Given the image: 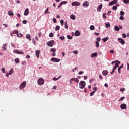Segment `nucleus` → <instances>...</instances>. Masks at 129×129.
I'll return each mask as SVG.
<instances>
[{"instance_id": "obj_46", "label": "nucleus", "mask_w": 129, "mask_h": 129, "mask_svg": "<svg viewBox=\"0 0 129 129\" xmlns=\"http://www.w3.org/2000/svg\"><path fill=\"white\" fill-rule=\"evenodd\" d=\"M95 81V79H91L89 80V82L90 83H92L93 82H94Z\"/></svg>"}, {"instance_id": "obj_2", "label": "nucleus", "mask_w": 129, "mask_h": 129, "mask_svg": "<svg viewBox=\"0 0 129 129\" xmlns=\"http://www.w3.org/2000/svg\"><path fill=\"white\" fill-rule=\"evenodd\" d=\"M85 85H86V83H85V82L84 81H80V83H79V88L80 89H84V87H85Z\"/></svg>"}, {"instance_id": "obj_18", "label": "nucleus", "mask_w": 129, "mask_h": 129, "mask_svg": "<svg viewBox=\"0 0 129 129\" xmlns=\"http://www.w3.org/2000/svg\"><path fill=\"white\" fill-rule=\"evenodd\" d=\"M8 15L10 16H13L14 13L11 10H10V11H8Z\"/></svg>"}, {"instance_id": "obj_9", "label": "nucleus", "mask_w": 129, "mask_h": 129, "mask_svg": "<svg viewBox=\"0 0 129 129\" xmlns=\"http://www.w3.org/2000/svg\"><path fill=\"white\" fill-rule=\"evenodd\" d=\"M41 52L39 50H37L35 52V54L36 56L37 57V58H40V54Z\"/></svg>"}, {"instance_id": "obj_58", "label": "nucleus", "mask_w": 129, "mask_h": 129, "mask_svg": "<svg viewBox=\"0 0 129 129\" xmlns=\"http://www.w3.org/2000/svg\"><path fill=\"white\" fill-rule=\"evenodd\" d=\"M99 78L101 80H103V77L102 75H99Z\"/></svg>"}, {"instance_id": "obj_21", "label": "nucleus", "mask_w": 129, "mask_h": 129, "mask_svg": "<svg viewBox=\"0 0 129 129\" xmlns=\"http://www.w3.org/2000/svg\"><path fill=\"white\" fill-rule=\"evenodd\" d=\"M90 29L91 31H93L95 29V27L94 25H91L90 26Z\"/></svg>"}, {"instance_id": "obj_7", "label": "nucleus", "mask_w": 129, "mask_h": 129, "mask_svg": "<svg viewBox=\"0 0 129 129\" xmlns=\"http://www.w3.org/2000/svg\"><path fill=\"white\" fill-rule=\"evenodd\" d=\"M102 7H103V5L100 4V5H99L97 9V12H100L101 11Z\"/></svg>"}, {"instance_id": "obj_3", "label": "nucleus", "mask_w": 129, "mask_h": 129, "mask_svg": "<svg viewBox=\"0 0 129 129\" xmlns=\"http://www.w3.org/2000/svg\"><path fill=\"white\" fill-rule=\"evenodd\" d=\"M26 85V82L25 81H23V83L19 86L20 90H22L24 89Z\"/></svg>"}, {"instance_id": "obj_53", "label": "nucleus", "mask_w": 129, "mask_h": 129, "mask_svg": "<svg viewBox=\"0 0 129 129\" xmlns=\"http://www.w3.org/2000/svg\"><path fill=\"white\" fill-rule=\"evenodd\" d=\"M121 69L120 67L118 68V73L119 74H121Z\"/></svg>"}, {"instance_id": "obj_8", "label": "nucleus", "mask_w": 129, "mask_h": 129, "mask_svg": "<svg viewBox=\"0 0 129 129\" xmlns=\"http://www.w3.org/2000/svg\"><path fill=\"white\" fill-rule=\"evenodd\" d=\"M51 61H55V62H59L60 61V60L59 59L56 58H52L51 59Z\"/></svg>"}, {"instance_id": "obj_5", "label": "nucleus", "mask_w": 129, "mask_h": 129, "mask_svg": "<svg viewBox=\"0 0 129 129\" xmlns=\"http://www.w3.org/2000/svg\"><path fill=\"white\" fill-rule=\"evenodd\" d=\"M7 46H8V44L7 43L3 44L2 47V50L4 51L7 50Z\"/></svg>"}, {"instance_id": "obj_17", "label": "nucleus", "mask_w": 129, "mask_h": 129, "mask_svg": "<svg viewBox=\"0 0 129 129\" xmlns=\"http://www.w3.org/2000/svg\"><path fill=\"white\" fill-rule=\"evenodd\" d=\"M70 18L73 20H75L76 17H75V15L74 14H72V15H70Z\"/></svg>"}, {"instance_id": "obj_19", "label": "nucleus", "mask_w": 129, "mask_h": 129, "mask_svg": "<svg viewBox=\"0 0 129 129\" xmlns=\"http://www.w3.org/2000/svg\"><path fill=\"white\" fill-rule=\"evenodd\" d=\"M109 40V37H105L102 39V41H103L104 42H107Z\"/></svg>"}, {"instance_id": "obj_44", "label": "nucleus", "mask_w": 129, "mask_h": 129, "mask_svg": "<svg viewBox=\"0 0 129 129\" xmlns=\"http://www.w3.org/2000/svg\"><path fill=\"white\" fill-rule=\"evenodd\" d=\"M67 38H68V39H69V40H72V36H71L70 35H68V36H67Z\"/></svg>"}, {"instance_id": "obj_52", "label": "nucleus", "mask_w": 129, "mask_h": 129, "mask_svg": "<svg viewBox=\"0 0 129 129\" xmlns=\"http://www.w3.org/2000/svg\"><path fill=\"white\" fill-rule=\"evenodd\" d=\"M22 23H23L24 24H26L27 23V21H26V20H23Z\"/></svg>"}, {"instance_id": "obj_37", "label": "nucleus", "mask_w": 129, "mask_h": 129, "mask_svg": "<svg viewBox=\"0 0 129 129\" xmlns=\"http://www.w3.org/2000/svg\"><path fill=\"white\" fill-rule=\"evenodd\" d=\"M106 15V13H103V18L104 19H106L107 18Z\"/></svg>"}, {"instance_id": "obj_56", "label": "nucleus", "mask_w": 129, "mask_h": 129, "mask_svg": "<svg viewBox=\"0 0 129 129\" xmlns=\"http://www.w3.org/2000/svg\"><path fill=\"white\" fill-rule=\"evenodd\" d=\"M73 53L75 54H77L78 53V52L77 51H73Z\"/></svg>"}, {"instance_id": "obj_43", "label": "nucleus", "mask_w": 129, "mask_h": 129, "mask_svg": "<svg viewBox=\"0 0 129 129\" xmlns=\"http://www.w3.org/2000/svg\"><path fill=\"white\" fill-rule=\"evenodd\" d=\"M125 14V12L124 11H121L120 12V15L121 16H123Z\"/></svg>"}, {"instance_id": "obj_30", "label": "nucleus", "mask_w": 129, "mask_h": 129, "mask_svg": "<svg viewBox=\"0 0 129 129\" xmlns=\"http://www.w3.org/2000/svg\"><path fill=\"white\" fill-rule=\"evenodd\" d=\"M115 30L116 31H119V28L117 26H115Z\"/></svg>"}, {"instance_id": "obj_31", "label": "nucleus", "mask_w": 129, "mask_h": 129, "mask_svg": "<svg viewBox=\"0 0 129 129\" xmlns=\"http://www.w3.org/2000/svg\"><path fill=\"white\" fill-rule=\"evenodd\" d=\"M106 28H109L110 27V24L109 23L105 24Z\"/></svg>"}, {"instance_id": "obj_10", "label": "nucleus", "mask_w": 129, "mask_h": 129, "mask_svg": "<svg viewBox=\"0 0 129 129\" xmlns=\"http://www.w3.org/2000/svg\"><path fill=\"white\" fill-rule=\"evenodd\" d=\"M83 6L86 7V8L88 7L89 6V2H85L83 4Z\"/></svg>"}, {"instance_id": "obj_34", "label": "nucleus", "mask_w": 129, "mask_h": 129, "mask_svg": "<svg viewBox=\"0 0 129 129\" xmlns=\"http://www.w3.org/2000/svg\"><path fill=\"white\" fill-rule=\"evenodd\" d=\"M13 73V70L12 69H11L9 71V73H8V74H9L10 75H11Z\"/></svg>"}, {"instance_id": "obj_22", "label": "nucleus", "mask_w": 129, "mask_h": 129, "mask_svg": "<svg viewBox=\"0 0 129 129\" xmlns=\"http://www.w3.org/2000/svg\"><path fill=\"white\" fill-rule=\"evenodd\" d=\"M26 38L29 39V41H32V39L30 38V34H27L26 36Z\"/></svg>"}, {"instance_id": "obj_54", "label": "nucleus", "mask_w": 129, "mask_h": 129, "mask_svg": "<svg viewBox=\"0 0 129 129\" xmlns=\"http://www.w3.org/2000/svg\"><path fill=\"white\" fill-rule=\"evenodd\" d=\"M84 73V72L83 71H79V73H78V74L79 75H82Z\"/></svg>"}, {"instance_id": "obj_33", "label": "nucleus", "mask_w": 129, "mask_h": 129, "mask_svg": "<svg viewBox=\"0 0 129 129\" xmlns=\"http://www.w3.org/2000/svg\"><path fill=\"white\" fill-rule=\"evenodd\" d=\"M49 36L50 38H53V37H54V34L53 33H50L49 35Z\"/></svg>"}, {"instance_id": "obj_25", "label": "nucleus", "mask_w": 129, "mask_h": 129, "mask_svg": "<svg viewBox=\"0 0 129 129\" xmlns=\"http://www.w3.org/2000/svg\"><path fill=\"white\" fill-rule=\"evenodd\" d=\"M59 29H60V26L57 25L55 27V31H57L59 30Z\"/></svg>"}, {"instance_id": "obj_16", "label": "nucleus", "mask_w": 129, "mask_h": 129, "mask_svg": "<svg viewBox=\"0 0 129 129\" xmlns=\"http://www.w3.org/2000/svg\"><path fill=\"white\" fill-rule=\"evenodd\" d=\"M29 14V9H26L25 11L24 12V15L25 16H27Z\"/></svg>"}, {"instance_id": "obj_62", "label": "nucleus", "mask_w": 129, "mask_h": 129, "mask_svg": "<svg viewBox=\"0 0 129 129\" xmlns=\"http://www.w3.org/2000/svg\"><path fill=\"white\" fill-rule=\"evenodd\" d=\"M52 56H56V52H53V53L52 54Z\"/></svg>"}, {"instance_id": "obj_23", "label": "nucleus", "mask_w": 129, "mask_h": 129, "mask_svg": "<svg viewBox=\"0 0 129 129\" xmlns=\"http://www.w3.org/2000/svg\"><path fill=\"white\" fill-rule=\"evenodd\" d=\"M75 36H79L80 35V32L78 31H76L75 33Z\"/></svg>"}, {"instance_id": "obj_55", "label": "nucleus", "mask_w": 129, "mask_h": 129, "mask_svg": "<svg viewBox=\"0 0 129 129\" xmlns=\"http://www.w3.org/2000/svg\"><path fill=\"white\" fill-rule=\"evenodd\" d=\"M125 88H121L120 89V91H121L122 92H123V91H125Z\"/></svg>"}, {"instance_id": "obj_27", "label": "nucleus", "mask_w": 129, "mask_h": 129, "mask_svg": "<svg viewBox=\"0 0 129 129\" xmlns=\"http://www.w3.org/2000/svg\"><path fill=\"white\" fill-rule=\"evenodd\" d=\"M95 44H96V47L97 48H99V45H100L99 42L98 41H96L95 42Z\"/></svg>"}, {"instance_id": "obj_63", "label": "nucleus", "mask_w": 129, "mask_h": 129, "mask_svg": "<svg viewBox=\"0 0 129 129\" xmlns=\"http://www.w3.org/2000/svg\"><path fill=\"white\" fill-rule=\"evenodd\" d=\"M87 78H88L87 76H84V80H87Z\"/></svg>"}, {"instance_id": "obj_47", "label": "nucleus", "mask_w": 129, "mask_h": 129, "mask_svg": "<svg viewBox=\"0 0 129 129\" xmlns=\"http://www.w3.org/2000/svg\"><path fill=\"white\" fill-rule=\"evenodd\" d=\"M114 10H117V6H113V8H112Z\"/></svg>"}, {"instance_id": "obj_13", "label": "nucleus", "mask_w": 129, "mask_h": 129, "mask_svg": "<svg viewBox=\"0 0 129 129\" xmlns=\"http://www.w3.org/2000/svg\"><path fill=\"white\" fill-rule=\"evenodd\" d=\"M120 107L122 109H126V105L125 104H122L120 106Z\"/></svg>"}, {"instance_id": "obj_38", "label": "nucleus", "mask_w": 129, "mask_h": 129, "mask_svg": "<svg viewBox=\"0 0 129 129\" xmlns=\"http://www.w3.org/2000/svg\"><path fill=\"white\" fill-rule=\"evenodd\" d=\"M22 34H21V33H20V34H17V37H18V38H21V37H22Z\"/></svg>"}, {"instance_id": "obj_24", "label": "nucleus", "mask_w": 129, "mask_h": 129, "mask_svg": "<svg viewBox=\"0 0 129 129\" xmlns=\"http://www.w3.org/2000/svg\"><path fill=\"white\" fill-rule=\"evenodd\" d=\"M98 54L97 53H94L91 54V57H96Z\"/></svg>"}, {"instance_id": "obj_64", "label": "nucleus", "mask_w": 129, "mask_h": 129, "mask_svg": "<svg viewBox=\"0 0 129 129\" xmlns=\"http://www.w3.org/2000/svg\"><path fill=\"white\" fill-rule=\"evenodd\" d=\"M127 70L129 71V63L127 62Z\"/></svg>"}, {"instance_id": "obj_40", "label": "nucleus", "mask_w": 129, "mask_h": 129, "mask_svg": "<svg viewBox=\"0 0 129 129\" xmlns=\"http://www.w3.org/2000/svg\"><path fill=\"white\" fill-rule=\"evenodd\" d=\"M96 40L97 41V42H100L101 41V38L100 37H97L96 38Z\"/></svg>"}, {"instance_id": "obj_50", "label": "nucleus", "mask_w": 129, "mask_h": 129, "mask_svg": "<svg viewBox=\"0 0 129 129\" xmlns=\"http://www.w3.org/2000/svg\"><path fill=\"white\" fill-rule=\"evenodd\" d=\"M119 19H120V20H123L124 18L123 16H121L120 17Z\"/></svg>"}, {"instance_id": "obj_20", "label": "nucleus", "mask_w": 129, "mask_h": 129, "mask_svg": "<svg viewBox=\"0 0 129 129\" xmlns=\"http://www.w3.org/2000/svg\"><path fill=\"white\" fill-rule=\"evenodd\" d=\"M48 13L50 14V12L49 11V8H47L44 11V14H47Z\"/></svg>"}, {"instance_id": "obj_51", "label": "nucleus", "mask_w": 129, "mask_h": 129, "mask_svg": "<svg viewBox=\"0 0 129 129\" xmlns=\"http://www.w3.org/2000/svg\"><path fill=\"white\" fill-rule=\"evenodd\" d=\"M59 39H60L61 40H64L65 37L64 36H60L59 37Z\"/></svg>"}, {"instance_id": "obj_61", "label": "nucleus", "mask_w": 129, "mask_h": 129, "mask_svg": "<svg viewBox=\"0 0 129 129\" xmlns=\"http://www.w3.org/2000/svg\"><path fill=\"white\" fill-rule=\"evenodd\" d=\"M122 36L124 38H126V34H122Z\"/></svg>"}, {"instance_id": "obj_45", "label": "nucleus", "mask_w": 129, "mask_h": 129, "mask_svg": "<svg viewBox=\"0 0 129 129\" xmlns=\"http://www.w3.org/2000/svg\"><path fill=\"white\" fill-rule=\"evenodd\" d=\"M60 24H61V25H63L64 24V20L61 19L60 20Z\"/></svg>"}, {"instance_id": "obj_39", "label": "nucleus", "mask_w": 129, "mask_h": 129, "mask_svg": "<svg viewBox=\"0 0 129 129\" xmlns=\"http://www.w3.org/2000/svg\"><path fill=\"white\" fill-rule=\"evenodd\" d=\"M18 30H15L14 32H13V34H18Z\"/></svg>"}, {"instance_id": "obj_57", "label": "nucleus", "mask_w": 129, "mask_h": 129, "mask_svg": "<svg viewBox=\"0 0 129 129\" xmlns=\"http://www.w3.org/2000/svg\"><path fill=\"white\" fill-rule=\"evenodd\" d=\"M116 62H117V60H116V61H115L112 62H111V64H112V65H113L114 63H116Z\"/></svg>"}, {"instance_id": "obj_12", "label": "nucleus", "mask_w": 129, "mask_h": 129, "mask_svg": "<svg viewBox=\"0 0 129 129\" xmlns=\"http://www.w3.org/2000/svg\"><path fill=\"white\" fill-rule=\"evenodd\" d=\"M102 74L104 76H107L108 74V71L107 70H103L102 71Z\"/></svg>"}, {"instance_id": "obj_29", "label": "nucleus", "mask_w": 129, "mask_h": 129, "mask_svg": "<svg viewBox=\"0 0 129 129\" xmlns=\"http://www.w3.org/2000/svg\"><path fill=\"white\" fill-rule=\"evenodd\" d=\"M96 91H93L92 92H91L90 94V96H93V95H94V94L95 93Z\"/></svg>"}, {"instance_id": "obj_59", "label": "nucleus", "mask_w": 129, "mask_h": 129, "mask_svg": "<svg viewBox=\"0 0 129 129\" xmlns=\"http://www.w3.org/2000/svg\"><path fill=\"white\" fill-rule=\"evenodd\" d=\"M116 70V67H114V68H113V72H115V71Z\"/></svg>"}, {"instance_id": "obj_4", "label": "nucleus", "mask_w": 129, "mask_h": 129, "mask_svg": "<svg viewBox=\"0 0 129 129\" xmlns=\"http://www.w3.org/2000/svg\"><path fill=\"white\" fill-rule=\"evenodd\" d=\"M54 43H55L54 41L52 40L49 42H47V45L49 47H52L53 44H54Z\"/></svg>"}, {"instance_id": "obj_11", "label": "nucleus", "mask_w": 129, "mask_h": 129, "mask_svg": "<svg viewBox=\"0 0 129 129\" xmlns=\"http://www.w3.org/2000/svg\"><path fill=\"white\" fill-rule=\"evenodd\" d=\"M118 41H119V42L122 45H124L125 44V41L121 38H118Z\"/></svg>"}, {"instance_id": "obj_41", "label": "nucleus", "mask_w": 129, "mask_h": 129, "mask_svg": "<svg viewBox=\"0 0 129 129\" xmlns=\"http://www.w3.org/2000/svg\"><path fill=\"white\" fill-rule=\"evenodd\" d=\"M52 20H53V22L54 23H56V18H53L52 19Z\"/></svg>"}, {"instance_id": "obj_48", "label": "nucleus", "mask_w": 129, "mask_h": 129, "mask_svg": "<svg viewBox=\"0 0 129 129\" xmlns=\"http://www.w3.org/2000/svg\"><path fill=\"white\" fill-rule=\"evenodd\" d=\"M124 99H125V97H121V98L119 99V101H122Z\"/></svg>"}, {"instance_id": "obj_35", "label": "nucleus", "mask_w": 129, "mask_h": 129, "mask_svg": "<svg viewBox=\"0 0 129 129\" xmlns=\"http://www.w3.org/2000/svg\"><path fill=\"white\" fill-rule=\"evenodd\" d=\"M67 3V1H62L61 2V3H60V5H63L64 4H66Z\"/></svg>"}, {"instance_id": "obj_15", "label": "nucleus", "mask_w": 129, "mask_h": 129, "mask_svg": "<svg viewBox=\"0 0 129 129\" xmlns=\"http://www.w3.org/2000/svg\"><path fill=\"white\" fill-rule=\"evenodd\" d=\"M15 53H17V54H24V52H19L18 50H15L14 51Z\"/></svg>"}, {"instance_id": "obj_6", "label": "nucleus", "mask_w": 129, "mask_h": 129, "mask_svg": "<svg viewBox=\"0 0 129 129\" xmlns=\"http://www.w3.org/2000/svg\"><path fill=\"white\" fill-rule=\"evenodd\" d=\"M80 5V4L78 2H74L72 3L73 6H79Z\"/></svg>"}, {"instance_id": "obj_32", "label": "nucleus", "mask_w": 129, "mask_h": 129, "mask_svg": "<svg viewBox=\"0 0 129 129\" xmlns=\"http://www.w3.org/2000/svg\"><path fill=\"white\" fill-rule=\"evenodd\" d=\"M114 4H115V3H114L113 1H112V2H110V3L108 4V5H109V6H111V5H114Z\"/></svg>"}, {"instance_id": "obj_36", "label": "nucleus", "mask_w": 129, "mask_h": 129, "mask_svg": "<svg viewBox=\"0 0 129 129\" xmlns=\"http://www.w3.org/2000/svg\"><path fill=\"white\" fill-rule=\"evenodd\" d=\"M15 62L16 63H19V59L18 58H16L15 60Z\"/></svg>"}, {"instance_id": "obj_49", "label": "nucleus", "mask_w": 129, "mask_h": 129, "mask_svg": "<svg viewBox=\"0 0 129 129\" xmlns=\"http://www.w3.org/2000/svg\"><path fill=\"white\" fill-rule=\"evenodd\" d=\"M124 2L125 4H128L129 3V0H124Z\"/></svg>"}, {"instance_id": "obj_1", "label": "nucleus", "mask_w": 129, "mask_h": 129, "mask_svg": "<svg viewBox=\"0 0 129 129\" xmlns=\"http://www.w3.org/2000/svg\"><path fill=\"white\" fill-rule=\"evenodd\" d=\"M45 80L43 78H40L38 79L37 83L39 86H42L44 84Z\"/></svg>"}, {"instance_id": "obj_42", "label": "nucleus", "mask_w": 129, "mask_h": 129, "mask_svg": "<svg viewBox=\"0 0 129 129\" xmlns=\"http://www.w3.org/2000/svg\"><path fill=\"white\" fill-rule=\"evenodd\" d=\"M93 90H94V91H95V92H96V91L97 90V88L96 87H94L93 88Z\"/></svg>"}, {"instance_id": "obj_60", "label": "nucleus", "mask_w": 129, "mask_h": 129, "mask_svg": "<svg viewBox=\"0 0 129 129\" xmlns=\"http://www.w3.org/2000/svg\"><path fill=\"white\" fill-rule=\"evenodd\" d=\"M5 69H4V68H2V71L3 73H5Z\"/></svg>"}, {"instance_id": "obj_14", "label": "nucleus", "mask_w": 129, "mask_h": 129, "mask_svg": "<svg viewBox=\"0 0 129 129\" xmlns=\"http://www.w3.org/2000/svg\"><path fill=\"white\" fill-rule=\"evenodd\" d=\"M75 81V82H76L77 83H79V80L77 78H71V81Z\"/></svg>"}, {"instance_id": "obj_26", "label": "nucleus", "mask_w": 129, "mask_h": 129, "mask_svg": "<svg viewBox=\"0 0 129 129\" xmlns=\"http://www.w3.org/2000/svg\"><path fill=\"white\" fill-rule=\"evenodd\" d=\"M50 51L53 52V53H54V52H56V49L55 48H51L50 49Z\"/></svg>"}, {"instance_id": "obj_28", "label": "nucleus", "mask_w": 129, "mask_h": 129, "mask_svg": "<svg viewBox=\"0 0 129 129\" xmlns=\"http://www.w3.org/2000/svg\"><path fill=\"white\" fill-rule=\"evenodd\" d=\"M120 63V61L117 62V63L115 64V67H116V68H118Z\"/></svg>"}]
</instances>
